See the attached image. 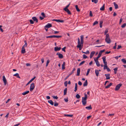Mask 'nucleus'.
Masks as SVG:
<instances>
[{
  "label": "nucleus",
  "instance_id": "6e6d98bb",
  "mask_svg": "<svg viewBox=\"0 0 126 126\" xmlns=\"http://www.w3.org/2000/svg\"><path fill=\"white\" fill-rule=\"evenodd\" d=\"M41 15H42V16L43 17H46L45 15V14L43 12H42L41 13Z\"/></svg>",
  "mask_w": 126,
  "mask_h": 126
},
{
  "label": "nucleus",
  "instance_id": "052dcab7",
  "mask_svg": "<svg viewBox=\"0 0 126 126\" xmlns=\"http://www.w3.org/2000/svg\"><path fill=\"white\" fill-rule=\"evenodd\" d=\"M122 20H123V19L122 18H121L120 19V21H119V24H121V23L122 22Z\"/></svg>",
  "mask_w": 126,
  "mask_h": 126
},
{
  "label": "nucleus",
  "instance_id": "a18cd8bd",
  "mask_svg": "<svg viewBox=\"0 0 126 126\" xmlns=\"http://www.w3.org/2000/svg\"><path fill=\"white\" fill-rule=\"evenodd\" d=\"M126 26V23H124L121 26V27L123 28H124Z\"/></svg>",
  "mask_w": 126,
  "mask_h": 126
},
{
  "label": "nucleus",
  "instance_id": "5fc2aeb1",
  "mask_svg": "<svg viewBox=\"0 0 126 126\" xmlns=\"http://www.w3.org/2000/svg\"><path fill=\"white\" fill-rule=\"evenodd\" d=\"M2 27V26L0 25V30L2 32H3V29L1 28Z\"/></svg>",
  "mask_w": 126,
  "mask_h": 126
},
{
  "label": "nucleus",
  "instance_id": "4468645a",
  "mask_svg": "<svg viewBox=\"0 0 126 126\" xmlns=\"http://www.w3.org/2000/svg\"><path fill=\"white\" fill-rule=\"evenodd\" d=\"M32 19L33 20V21L36 22L37 23L38 22V19L36 17H32Z\"/></svg>",
  "mask_w": 126,
  "mask_h": 126
},
{
  "label": "nucleus",
  "instance_id": "ea45409f",
  "mask_svg": "<svg viewBox=\"0 0 126 126\" xmlns=\"http://www.w3.org/2000/svg\"><path fill=\"white\" fill-rule=\"evenodd\" d=\"M95 63L97 67H99L100 65V64L98 61L96 62Z\"/></svg>",
  "mask_w": 126,
  "mask_h": 126
},
{
  "label": "nucleus",
  "instance_id": "8fccbe9b",
  "mask_svg": "<svg viewBox=\"0 0 126 126\" xmlns=\"http://www.w3.org/2000/svg\"><path fill=\"white\" fill-rule=\"evenodd\" d=\"M30 22L31 24H33L34 23V22L32 20L30 19Z\"/></svg>",
  "mask_w": 126,
  "mask_h": 126
},
{
  "label": "nucleus",
  "instance_id": "69168bd1",
  "mask_svg": "<svg viewBox=\"0 0 126 126\" xmlns=\"http://www.w3.org/2000/svg\"><path fill=\"white\" fill-rule=\"evenodd\" d=\"M90 15L91 16H93V15L92 13V12L91 11H90Z\"/></svg>",
  "mask_w": 126,
  "mask_h": 126
},
{
  "label": "nucleus",
  "instance_id": "338daca9",
  "mask_svg": "<svg viewBox=\"0 0 126 126\" xmlns=\"http://www.w3.org/2000/svg\"><path fill=\"white\" fill-rule=\"evenodd\" d=\"M27 44H25V45L23 46L22 47H23L24 48L25 47H26L27 46Z\"/></svg>",
  "mask_w": 126,
  "mask_h": 126
},
{
  "label": "nucleus",
  "instance_id": "774afa93",
  "mask_svg": "<svg viewBox=\"0 0 126 126\" xmlns=\"http://www.w3.org/2000/svg\"><path fill=\"white\" fill-rule=\"evenodd\" d=\"M90 53L89 51V50H87L86 52H85V54H89Z\"/></svg>",
  "mask_w": 126,
  "mask_h": 126
},
{
  "label": "nucleus",
  "instance_id": "9d476101",
  "mask_svg": "<svg viewBox=\"0 0 126 126\" xmlns=\"http://www.w3.org/2000/svg\"><path fill=\"white\" fill-rule=\"evenodd\" d=\"M61 48L60 47H54V51H57L60 50L61 49Z\"/></svg>",
  "mask_w": 126,
  "mask_h": 126
},
{
  "label": "nucleus",
  "instance_id": "423d86ee",
  "mask_svg": "<svg viewBox=\"0 0 126 126\" xmlns=\"http://www.w3.org/2000/svg\"><path fill=\"white\" fill-rule=\"evenodd\" d=\"M56 55H58V57L60 59H62L63 58V56L62 54L58 52L56 54Z\"/></svg>",
  "mask_w": 126,
  "mask_h": 126
},
{
  "label": "nucleus",
  "instance_id": "f3484780",
  "mask_svg": "<svg viewBox=\"0 0 126 126\" xmlns=\"http://www.w3.org/2000/svg\"><path fill=\"white\" fill-rule=\"evenodd\" d=\"M64 10L66 12L67 14L70 15H71V13L70 11L68 9H64Z\"/></svg>",
  "mask_w": 126,
  "mask_h": 126
},
{
  "label": "nucleus",
  "instance_id": "6e6552de",
  "mask_svg": "<svg viewBox=\"0 0 126 126\" xmlns=\"http://www.w3.org/2000/svg\"><path fill=\"white\" fill-rule=\"evenodd\" d=\"M3 80L4 83V85H5L7 83V80L4 76H3Z\"/></svg>",
  "mask_w": 126,
  "mask_h": 126
},
{
  "label": "nucleus",
  "instance_id": "20e7f679",
  "mask_svg": "<svg viewBox=\"0 0 126 126\" xmlns=\"http://www.w3.org/2000/svg\"><path fill=\"white\" fill-rule=\"evenodd\" d=\"M87 98L84 97L82 98V103L83 105H85L86 104Z\"/></svg>",
  "mask_w": 126,
  "mask_h": 126
},
{
  "label": "nucleus",
  "instance_id": "c756f323",
  "mask_svg": "<svg viewBox=\"0 0 126 126\" xmlns=\"http://www.w3.org/2000/svg\"><path fill=\"white\" fill-rule=\"evenodd\" d=\"M77 87H78V85L77 84V83H76L75 84V90H74V91L75 92H76L77 90Z\"/></svg>",
  "mask_w": 126,
  "mask_h": 126
},
{
  "label": "nucleus",
  "instance_id": "f257e3e1",
  "mask_svg": "<svg viewBox=\"0 0 126 126\" xmlns=\"http://www.w3.org/2000/svg\"><path fill=\"white\" fill-rule=\"evenodd\" d=\"M80 40L79 38H78V45L77 47L79 48V50H81L83 46V36L81 35L80 36Z\"/></svg>",
  "mask_w": 126,
  "mask_h": 126
},
{
  "label": "nucleus",
  "instance_id": "2f4dec72",
  "mask_svg": "<svg viewBox=\"0 0 126 126\" xmlns=\"http://www.w3.org/2000/svg\"><path fill=\"white\" fill-rule=\"evenodd\" d=\"M67 88H65L64 91V95H65L66 94L67 91Z\"/></svg>",
  "mask_w": 126,
  "mask_h": 126
},
{
  "label": "nucleus",
  "instance_id": "5701e85b",
  "mask_svg": "<svg viewBox=\"0 0 126 126\" xmlns=\"http://www.w3.org/2000/svg\"><path fill=\"white\" fill-rule=\"evenodd\" d=\"M13 76H16V77H17L18 78H19V79H20V77L19 76V74L18 73H16V74H14L13 75Z\"/></svg>",
  "mask_w": 126,
  "mask_h": 126
},
{
  "label": "nucleus",
  "instance_id": "473e14b6",
  "mask_svg": "<svg viewBox=\"0 0 126 126\" xmlns=\"http://www.w3.org/2000/svg\"><path fill=\"white\" fill-rule=\"evenodd\" d=\"M75 8L77 11L78 12H79L80 11V10L79 9L78 7V6L77 5H76L75 6Z\"/></svg>",
  "mask_w": 126,
  "mask_h": 126
},
{
  "label": "nucleus",
  "instance_id": "bf43d9fd",
  "mask_svg": "<svg viewBox=\"0 0 126 126\" xmlns=\"http://www.w3.org/2000/svg\"><path fill=\"white\" fill-rule=\"evenodd\" d=\"M105 51V50L103 49V50H101L99 52L100 53H101V54H102V53L104 52Z\"/></svg>",
  "mask_w": 126,
  "mask_h": 126
},
{
  "label": "nucleus",
  "instance_id": "4be33fe9",
  "mask_svg": "<svg viewBox=\"0 0 126 126\" xmlns=\"http://www.w3.org/2000/svg\"><path fill=\"white\" fill-rule=\"evenodd\" d=\"M105 4H104L100 8V10L102 11H104L105 10Z\"/></svg>",
  "mask_w": 126,
  "mask_h": 126
},
{
  "label": "nucleus",
  "instance_id": "f704fd0d",
  "mask_svg": "<svg viewBox=\"0 0 126 126\" xmlns=\"http://www.w3.org/2000/svg\"><path fill=\"white\" fill-rule=\"evenodd\" d=\"M92 2H94V3L96 4L98 2V0H92Z\"/></svg>",
  "mask_w": 126,
  "mask_h": 126
},
{
  "label": "nucleus",
  "instance_id": "0eeeda50",
  "mask_svg": "<svg viewBox=\"0 0 126 126\" xmlns=\"http://www.w3.org/2000/svg\"><path fill=\"white\" fill-rule=\"evenodd\" d=\"M105 41L108 44H110L111 42V41L110 38H106L105 39Z\"/></svg>",
  "mask_w": 126,
  "mask_h": 126
},
{
  "label": "nucleus",
  "instance_id": "1a4fd4ad",
  "mask_svg": "<svg viewBox=\"0 0 126 126\" xmlns=\"http://www.w3.org/2000/svg\"><path fill=\"white\" fill-rule=\"evenodd\" d=\"M106 57L105 56H103L102 58V59L103 60V61L104 63L105 64H107V62H106Z\"/></svg>",
  "mask_w": 126,
  "mask_h": 126
},
{
  "label": "nucleus",
  "instance_id": "b1692460",
  "mask_svg": "<svg viewBox=\"0 0 126 126\" xmlns=\"http://www.w3.org/2000/svg\"><path fill=\"white\" fill-rule=\"evenodd\" d=\"M85 108L88 110H90L92 109V107L91 106V105L89 106L86 107Z\"/></svg>",
  "mask_w": 126,
  "mask_h": 126
},
{
  "label": "nucleus",
  "instance_id": "13d9d810",
  "mask_svg": "<svg viewBox=\"0 0 126 126\" xmlns=\"http://www.w3.org/2000/svg\"><path fill=\"white\" fill-rule=\"evenodd\" d=\"M66 48V47H64L62 49V50L63 51H64V52H65V49Z\"/></svg>",
  "mask_w": 126,
  "mask_h": 126
},
{
  "label": "nucleus",
  "instance_id": "cd10ccee",
  "mask_svg": "<svg viewBox=\"0 0 126 126\" xmlns=\"http://www.w3.org/2000/svg\"><path fill=\"white\" fill-rule=\"evenodd\" d=\"M48 102L52 105H54V102L51 100H48Z\"/></svg>",
  "mask_w": 126,
  "mask_h": 126
},
{
  "label": "nucleus",
  "instance_id": "4c0bfd02",
  "mask_svg": "<svg viewBox=\"0 0 126 126\" xmlns=\"http://www.w3.org/2000/svg\"><path fill=\"white\" fill-rule=\"evenodd\" d=\"M108 67L107 65V64H105L104 65V69L105 70Z\"/></svg>",
  "mask_w": 126,
  "mask_h": 126
},
{
  "label": "nucleus",
  "instance_id": "0e129e2a",
  "mask_svg": "<svg viewBox=\"0 0 126 126\" xmlns=\"http://www.w3.org/2000/svg\"><path fill=\"white\" fill-rule=\"evenodd\" d=\"M78 84L79 85H80V86L82 84V83L80 81H79L78 82Z\"/></svg>",
  "mask_w": 126,
  "mask_h": 126
},
{
  "label": "nucleus",
  "instance_id": "37998d69",
  "mask_svg": "<svg viewBox=\"0 0 126 126\" xmlns=\"http://www.w3.org/2000/svg\"><path fill=\"white\" fill-rule=\"evenodd\" d=\"M98 22L97 21H95L93 24V26H94L96 25L98 23Z\"/></svg>",
  "mask_w": 126,
  "mask_h": 126
},
{
  "label": "nucleus",
  "instance_id": "7c9ffc66",
  "mask_svg": "<svg viewBox=\"0 0 126 126\" xmlns=\"http://www.w3.org/2000/svg\"><path fill=\"white\" fill-rule=\"evenodd\" d=\"M65 62H64L62 64V68L63 69H65Z\"/></svg>",
  "mask_w": 126,
  "mask_h": 126
},
{
  "label": "nucleus",
  "instance_id": "603ef678",
  "mask_svg": "<svg viewBox=\"0 0 126 126\" xmlns=\"http://www.w3.org/2000/svg\"><path fill=\"white\" fill-rule=\"evenodd\" d=\"M88 57L85 54H83V58L84 59H86Z\"/></svg>",
  "mask_w": 126,
  "mask_h": 126
},
{
  "label": "nucleus",
  "instance_id": "c85d7f7f",
  "mask_svg": "<svg viewBox=\"0 0 126 126\" xmlns=\"http://www.w3.org/2000/svg\"><path fill=\"white\" fill-rule=\"evenodd\" d=\"M114 71V74H116L117 73V71L118 70V67H116L113 69Z\"/></svg>",
  "mask_w": 126,
  "mask_h": 126
},
{
  "label": "nucleus",
  "instance_id": "79ce46f5",
  "mask_svg": "<svg viewBox=\"0 0 126 126\" xmlns=\"http://www.w3.org/2000/svg\"><path fill=\"white\" fill-rule=\"evenodd\" d=\"M98 58H95L94 59V60L95 61V62H96L98 61Z\"/></svg>",
  "mask_w": 126,
  "mask_h": 126
},
{
  "label": "nucleus",
  "instance_id": "a878e982",
  "mask_svg": "<svg viewBox=\"0 0 126 126\" xmlns=\"http://www.w3.org/2000/svg\"><path fill=\"white\" fill-rule=\"evenodd\" d=\"M87 85L88 82L87 80H86L83 84V86H86Z\"/></svg>",
  "mask_w": 126,
  "mask_h": 126
},
{
  "label": "nucleus",
  "instance_id": "39448f33",
  "mask_svg": "<svg viewBox=\"0 0 126 126\" xmlns=\"http://www.w3.org/2000/svg\"><path fill=\"white\" fill-rule=\"evenodd\" d=\"M122 85V84L121 83L118 84L116 86L115 89V90L116 91H117L118 90Z\"/></svg>",
  "mask_w": 126,
  "mask_h": 126
},
{
  "label": "nucleus",
  "instance_id": "f03ea898",
  "mask_svg": "<svg viewBox=\"0 0 126 126\" xmlns=\"http://www.w3.org/2000/svg\"><path fill=\"white\" fill-rule=\"evenodd\" d=\"M62 37V36H59V35H51L48 36L46 37L47 38H61Z\"/></svg>",
  "mask_w": 126,
  "mask_h": 126
},
{
  "label": "nucleus",
  "instance_id": "2eb2a0df",
  "mask_svg": "<svg viewBox=\"0 0 126 126\" xmlns=\"http://www.w3.org/2000/svg\"><path fill=\"white\" fill-rule=\"evenodd\" d=\"M105 75L106 76V79H110V74H105Z\"/></svg>",
  "mask_w": 126,
  "mask_h": 126
},
{
  "label": "nucleus",
  "instance_id": "aec40b11",
  "mask_svg": "<svg viewBox=\"0 0 126 126\" xmlns=\"http://www.w3.org/2000/svg\"><path fill=\"white\" fill-rule=\"evenodd\" d=\"M21 52L22 54H24L25 53V51L24 48L23 47H22Z\"/></svg>",
  "mask_w": 126,
  "mask_h": 126
},
{
  "label": "nucleus",
  "instance_id": "ddd939ff",
  "mask_svg": "<svg viewBox=\"0 0 126 126\" xmlns=\"http://www.w3.org/2000/svg\"><path fill=\"white\" fill-rule=\"evenodd\" d=\"M53 20L57 22H60L62 23H63L64 22V21L63 20H60V19H53Z\"/></svg>",
  "mask_w": 126,
  "mask_h": 126
},
{
  "label": "nucleus",
  "instance_id": "412c9836",
  "mask_svg": "<svg viewBox=\"0 0 126 126\" xmlns=\"http://www.w3.org/2000/svg\"><path fill=\"white\" fill-rule=\"evenodd\" d=\"M112 84L113 83H110L109 85L105 87V88L107 89L109 88Z\"/></svg>",
  "mask_w": 126,
  "mask_h": 126
},
{
  "label": "nucleus",
  "instance_id": "bb28decb",
  "mask_svg": "<svg viewBox=\"0 0 126 126\" xmlns=\"http://www.w3.org/2000/svg\"><path fill=\"white\" fill-rule=\"evenodd\" d=\"M95 72L96 76L98 77L99 74V72L98 70H95Z\"/></svg>",
  "mask_w": 126,
  "mask_h": 126
},
{
  "label": "nucleus",
  "instance_id": "c03bdc74",
  "mask_svg": "<svg viewBox=\"0 0 126 126\" xmlns=\"http://www.w3.org/2000/svg\"><path fill=\"white\" fill-rule=\"evenodd\" d=\"M85 62V61H83L82 62H81L80 64H79V66H80L81 65H82L83 64H84Z\"/></svg>",
  "mask_w": 126,
  "mask_h": 126
},
{
  "label": "nucleus",
  "instance_id": "72a5a7b5",
  "mask_svg": "<svg viewBox=\"0 0 126 126\" xmlns=\"http://www.w3.org/2000/svg\"><path fill=\"white\" fill-rule=\"evenodd\" d=\"M64 116L66 117H72L73 116V115H70V114H64Z\"/></svg>",
  "mask_w": 126,
  "mask_h": 126
},
{
  "label": "nucleus",
  "instance_id": "4d7b16f0",
  "mask_svg": "<svg viewBox=\"0 0 126 126\" xmlns=\"http://www.w3.org/2000/svg\"><path fill=\"white\" fill-rule=\"evenodd\" d=\"M52 97L54 99H57L58 98V97L57 96H53Z\"/></svg>",
  "mask_w": 126,
  "mask_h": 126
},
{
  "label": "nucleus",
  "instance_id": "dca6fc26",
  "mask_svg": "<svg viewBox=\"0 0 126 126\" xmlns=\"http://www.w3.org/2000/svg\"><path fill=\"white\" fill-rule=\"evenodd\" d=\"M95 53V52L94 51H92L91 53L90 54V58H92L93 56L94 55V54Z\"/></svg>",
  "mask_w": 126,
  "mask_h": 126
},
{
  "label": "nucleus",
  "instance_id": "de8ad7c7",
  "mask_svg": "<svg viewBox=\"0 0 126 126\" xmlns=\"http://www.w3.org/2000/svg\"><path fill=\"white\" fill-rule=\"evenodd\" d=\"M108 30L107 29H106L105 30L104 32V35H106L107 34V33L108 32Z\"/></svg>",
  "mask_w": 126,
  "mask_h": 126
},
{
  "label": "nucleus",
  "instance_id": "9b49d317",
  "mask_svg": "<svg viewBox=\"0 0 126 126\" xmlns=\"http://www.w3.org/2000/svg\"><path fill=\"white\" fill-rule=\"evenodd\" d=\"M36 78V77L34 76L33 78L31 80H30L29 82L27 83V84L26 85V86H27L32 81H33Z\"/></svg>",
  "mask_w": 126,
  "mask_h": 126
},
{
  "label": "nucleus",
  "instance_id": "864d4df0",
  "mask_svg": "<svg viewBox=\"0 0 126 126\" xmlns=\"http://www.w3.org/2000/svg\"><path fill=\"white\" fill-rule=\"evenodd\" d=\"M64 85L65 87H67V81H65L64 83Z\"/></svg>",
  "mask_w": 126,
  "mask_h": 126
},
{
  "label": "nucleus",
  "instance_id": "e433bc0d",
  "mask_svg": "<svg viewBox=\"0 0 126 126\" xmlns=\"http://www.w3.org/2000/svg\"><path fill=\"white\" fill-rule=\"evenodd\" d=\"M121 61L124 64L126 63V60L125 59H121Z\"/></svg>",
  "mask_w": 126,
  "mask_h": 126
},
{
  "label": "nucleus",
  "instance_id": "49530a36",
  "mask_svg": "<svg viewBox=\"0 0 126 126\" xmlns=\"http://www.w3.org/2000/svg\"><path fill=\"white\" fill-rule=\"evenodd\" d=\"M90 71V69H88V70L87 71V74H86V76H87L88 75Z\"/></svg>",
  "mask_w": 126,
  "mask_h": 126
},
{
  "label": "nucleus",
  "instance_id": "7ed1b4c3",
  "mask_svg": "<svg viewBox=\"0 0 126 126\" xmlns=\"http://www.w3.org/2000/svg\"><path fill=\"white\" fill-rule=\"evenodd\" d=\"M35 87L34 84V83H32L30 85V91L32 92Z\"/></svg>",
  "mask_w": 126,
  "mask_h": 126
},
{
  "label": "nucleus",
  "instance_id": "3c124183",
  "mask_svg": "<svg viewBox=\"0 0 126 126\" xmlns=\"http://www.w3.org/2000/svg\"><path fill=\"white\" fill-rule=\"evenodd\" d=\"M101 54H102L101 53H100V52H99V53L98 55V56H97V57L98 58H99L101 56Z\"/></svg>",
  "mask_w": 126,
  "mask_h": 126
},
{
  "label": "nucleus",
  "instance_id": "f8f14e48",
  "mask_svg": "<svg viewBox=\"0 0 126 126\" xmlns=\"http://www.w3.org/2000/svg\"><path fill=\"white\" fill-rule=\"evenodd\" d=\"M52 27V25L50 23H48L45 27L46 28H49Z\"/></svg>",
  "mask_w": 126,
  "mask_h": 126
},
{
  "label": "nucleus",
  "instance_id": "680f3d73",
  "mask_svg": "<svg viewBox=\"0 0 126 126\" xmlns=\"http://www.w3.org/2000/svg\"><path fill=\"white\" fill-rule=\"evenodd\" d=\"M58 105V103H54V106L55 107L57 106Z\"/></svg>",
  "mask_w": 126,
  "mask_h": 126
},
{
  "label": "nucleus",
  "instance_id": "58836bf2",
  "mask_svg": "<svg viewBox=\"0 0 126 126\" xmlns=\"http://www.w3.org/2000/svg\"><path fill=\"white\" fill-rule=\"evenodd\" d=\"M70 4V3H69L68 5L65 7L64 9H68V8L69 7Z\"/></svg>",
  "mask_w": 126,
  "mask_h": 126
},
{
  "label": "nucleus",
  "instance_id": "c9c22d12",
  "mask_svg": "<svg viewBox=\"0 0 126 126\" xmlns=\"http://www.w3.org/2000/svg\"><path fill=\"white\" fill-rule=\"evenodd\" d=\"M103 23L102 21H100V27L101 28L102 27Z\"/></svg>",
  "mask_w": 126,
  "mask_h": 126
},
{
  "label": "nucleus",
  "instance_id": "e2e57ef3",
  "mask_svg": "<svg viewBox=\"0 0 126 126\" xmlns=\"http://www.w3.org/2000/svg\"><path fill=\"white\" fill-rule=\"evenodd\" d=\"M122 47V46L120 45H118V46L117 49H118Z\"/></svg>",
  "mask_w": 126,
  "mask_h": 126
},
{
  "label": "nucleus",
  "instance_id": "09e8293b",
  "mask_svg": "<svg viewBox=\"0 0 126 126\" xmlns=\"http://www.w3.org/2000/svg\"><path fill=\"white\" fill-rule=\"evenodd\" d=\"M106 38H110V36H109V34L108 33V34H106Z\"/></svg>",
  "mask_w": 126,
  "mask_h": 126
},
{
  "label": "nucleus",
  "instance_id": "a211bd4d",
  "mask_svg": "<svg viewBox=\"0 0 126 126\" xmlns=\"http://www.w3.org/2000/svg\"><path fill=\"white\" fill-rule=\"evenodd\" d=\"M80 71V68H78L77 70V73L76 75L77 76H79V75Z\"/></svg>",
  "mask_w": 126,
  "mask_h": 126
},
{
  "label": "nucleus",
  "instance_id": "6ab92c4d",
  "mask_svg": "<svg viewBox=\"0 0 126 126\" xmlns=\"http://www.w3.org/2000/svg\"><path fill=\"white\" fill-rule=\"evenodd\" d=\"M29 93V91H27L26 92H23L22 93V94L23 95H25Z\"/></svg>",
  "mask_w": 126,
  "mask_h": 126
},
{
  "label": "nucleus",
  "instance_id": "393cba45",
  "mask_svg": "<svg viewBox=\"0 0 126 126\" xmlns=\"http://www.w3.org/2000/svg\"><path fill=\"white\" fill-rule=\"evenodd\" d=\"M114 5V6L115 8V9H117L118 7V6L117 4L115 2H114L113 3Z\"/></svg>",
  "mask_w": 126,
  "mask_h": 126
},
{
  "label": "nucleus",
  "instance_id": "a19ab883",
  "mask_svg": "<svg viewBox=\"0 0 126 126\" xmlns=\"http://www.w3.org/2000/svg\"><path fill=\"white\" fill-rule=\"evenodd\" d=\"M76 97L77 98L79 99L80 97V96L79 94H78L76 95Z\"/></svg>",
  "mask_w": 126,
  "mask_h": 126
}]
</instances>
